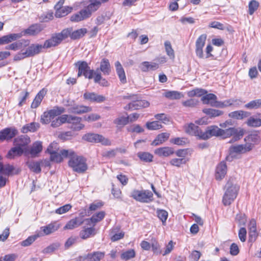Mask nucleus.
<instances>
[{
    "mask_svg": "<svg viewBox=\"0 0 261 261\" xmlns=\"http://www.w3.org/2000/svg\"><path fill=\"white\" fill-rule=\"evenodd\" d=\"M27 164L28 167L32 171L36 173H39L41 172V169L40 162L31 161L27 162Z\"/></svg>",
    "mask_w": 261,
    "mask_h": 261,
    "instance_id": "nucleus-45",
    "label": "nucleus"
},
{
    "mask_svg": "<svg viewBox=\"0 0 261 261\" xmlns=\"http://www.w3.org/2000/svg\"><path fill=\"white\" fill-rule=\"evenodd\" d=\"M59 228V225L56 223H51L46 226L41 227L40 228V231L37 234L39 235V237L49 235L57 231Z\"/></svg>",
    "mask_w": 261,
    "mask_h": 261,
    "instance_id": "nucleus-18",
    "label": "nucleus"
},
{
    "mask_svg": "<svg viewBox=\"0 0 261 261\" xmlns=\"http://www.w3.org/2000/svg\"><path fill=\"white\" fill-rule=\"evenodd\" d=\"M202 111L204 113L211 118L219 116L222 114V112L220 110L210 108L204 109Z\"/></svg>",
    "mask_w": 261,
    "mask_h": 261,
    "instance_id": "nucleus-50",
    "label": "nucleus"
},
{
    "mask_svg": "<svg viewBox=\"0 0 261 261\" xmlns=\"http://www.w3.org/2000/svg\"><path fill=\"white\" fill-rule=\"evenodd\" d=\"M24 151L22 150V149L19 148L16 146L12 148L8 152L7 154V158L8 159H13L16 156L21 155Z\"/></svg>",
    "mask_w": 261,
    "mask_h": 261,
    "instance_id": "nucleus-38",
    "label": "nucleus"
},
{
    "mask_svg": "<svg viewBox=\"0 0 261 261\" xmlns=\"http://www.w3.org/2000/svg\"><path fill=\"white\" fill-rule=\"evenodd\" d=\"M73 153V151L72 150L63 149L59 153L55 151L50 154V160L60 163L62 161L64 158L68 157L69 154H72Z\"/></svg>",
    "mask_w": 261,
    "mask_h": 261,
    "instance_id": "nucleus-13",
    "label": "nucleus"
},
{
    "mask_svg": "<svg viewBox=\"0 0 261 261\" xmlns=\"http://www.w3.org/2000/svg\"><path fill=\"white\" fill-rule=\"evenodd\" d=\"M22 36L23 34L22 33L10 34L4 36L0 38V44L3 45L8 44L20 38Z\"/></svg>",
    "mask_w": 261,
    "mask_h": 261,
    "instance_id": "nucleus-21",
    "label": "nucleus"
},
{
    "mask_svg": "<svg viewBox=\"0 0 261 261\" xmlns=\"http://www.w3.org/2000/svg\"><path fill=\"white\" fill-rule=\"evenodd\" d=\"M137 156L141 161L145 162H151L153 159V155L147 152H139L137 153Z\"/></svg>",
    "mask_w": 261,
    "mask_h": 261,
    "instance_id": "nucleus-47",
    "label": "nucleus"
},
{
    "mask_svg": "<svg viewBox=\"0 0 261 261\" xmlns=\"http://www.w3.org/2000/svg\"><path fill=\"white\" fill-rule=\"evenodd\" d=\"M246 123L249 127H258L261 126V119L250 117L248 119Z\"/></svg>",
    "mask_w": 261,
    "mask_h": 261,
    "instance_id": "nucleus-44",
    "label": "nucleus"
},
{
    "mask_svg": "<svg viewBox=\"0 0 261 261\" xmlns=\"http://www.w3.org/2000/svg\"><path fill=\"white\" fill-rule=\"evenodd\" d=\"M65 112V109L62 107L56 106L52 109L45 111L41 116L40 122L42 124H47L50 122L54 117Z\"/></svg>",
    "mask_w": 261,
    "mask_h": 261,
    "instance_id": "nucleus-5",
    "label": "nucleus"
},
{
    "mask_svg": "<svg viewBox=\"0 0 261 261\" xmlns=\"http://www.w3.org/2000/svg\"><path fill=\"white\" fill-rule=\"evenodd\" d=\"M91 111L92 108L90 107L79 105H73L68 109L69 113L79 115L90 112Z\"/></svg>",
    "mask_w": 261,
    "mask_h": 261,
    "instance_id": "nucleus-17",
    "label": "nucleus"
},
{
    "mask_svg": "<svg viewBox=\"0 0 261 261\" xmlns=\"http://www.w3.org/2000/svg\"><path fill=\"white\" fill-rule=\"evenodd\" d=\"M217 96L212 93L205 94L201 98V101L205 105H210L212 107H218L219 103L216 100Z\"/></svg>",
    "mask_w": 261,
    "mask_h": 261,
    "instance_id": "nucleus-24",
    "label": "nucleus"
},
{
    "mask_svg": "<svg viewBox=\"0 0 261 261\" xmlns=\"http://www.w3.org/2000/svg\"><path fill=\"white\" fill-rule=\"evenodd\" d=\"M206 39L205 34L200 35L196 41V54L200 58L203 57V47L205 45Z\"/></svg>",
    "mask_w": 261,
    "mask_h": 261,
    "instance_id": "nucleus-16",
    "label": "nucleus"
},
{
    "mask_svg": "<svg viewBox=\"0 0 261 261\" xmlns=\"http://www.w3.org/2000/svg\"><path fill=\"white\" fill-rule=\"evenodd\" d=\"M69 166L77 173H84L87 168L86 159L82 156H79L73 151V154H69Z\"/></svg>",
    "mask_w": 261,
    "mask_h": 261,
    "instance_id": "nucleus-3",
    "label": "nucleus"
},
{
    "mask_svg": "<svg viewBox=\"0 0 261 261\" xmlns=\"http://www.w3.org/2000/svg\"><path fill=\"white\" fill-rule=\"evenodd\" d=\"M18 133L17 130L14 127L6 128L0 132V142L9 140Z\"/></svg>",
    "mask_w": 261,
    "mask_h": 261,
    "instance_id": "nucleus-12",
    "label": "nucleus"
},
{
    "mask_svg": "<svg viewBox=\"0 0 261 261\" xmlns=\"http://www.w3.org/2000/svg\"><path fill=\"white\" fill-rule=\"evenodd\" d=\"M84 222L82 216L77 217L69 220L64 227V229H73L81 225Z\"/></svg>",
    "mask_w": 261,
    "mask_h": 261,
    "instance_id": "nucleus-23",
    "label": "nucleus"
},
{
    "mask_svg": "<svg viewBox=\"0 0 261 261\" xmlns=\"http://www.w3.org/2000/svg\"><path fill=\"white\" fill-rule=\"evenodd\" d=\"M164 45L167 54L170 57V58L173 59L175 57L174 53L170 42L169 41H166L164 43Z\"/></svg>",
    "mask_w": 261,
    "mask_h": 261,
    "instance_id": "nucleus-59",
    "label": "nucleus"
},
{
    "mask_svg": "<svg viewBox=\"0 0 261 261\" xmlns=\"http://www.w3.org/2000/svg\"><path fill=\"white\" fill-rule=\"evenodd\" d=\"M198 100L196 99L191 98L182 102V104L186 107H194L198 103Z\"/></svg>",
    "mask_w": 261,
    "mask_h": 261,
    "instance_id": "nucleus-62",
    "label": "nucleus"
},
{
    "mask_svg": "<svg viewBox=\"0 0 261 261\" xmlns=\"http://www.w3.org/2000/svg\"><path fill=\"white\" fill-rule=\"evenodd\" d=\"M136 255L135 251L134 249H129L123 252L121 254V258L124 260H129L134 258Z\"/></svg>",
    "mask_w": 261,
    "mask_h": 261,
    "instance_id": "nucleus-53",
    "label": "nucleus"
},
{
    "mask_svg": "<svg viewBox=\"0 0 261 261\" xmlns=\"http://www.w3.org/2000/svg\"><path fill=\"white\" fill-rule=\"evenodd\" d=\"M82 118L71 115L69 123L71 124V128L73 130H80L84 127V125L81 123Z\"/></svg>",
    "mask_w": 261,
    "mask_h": 261,
    "instance_id": "nucleus-22",
    "label": "nucleus"
},
{
    "mask_svg": "<svg viewBox=\"0 0 261 261\" xmlns=\"http://www.w3.org/2000/svg\"><path fill=\"white\" fill-rule=\"evenodd\" d=\"M75 65L78 68V77L83 75L85 78H88V79H93L95 71L90 69L86 62L80 61L75 63Z\"/></svg>",
    "mask_w": 261,
    "mask_h": 261,
    "instance_id": "nucleus-8",
    "label": "nucleus"
},
{
    "mask_svg": "<svg viewBox=\"0 0 261 261\" xmlns=\"http://www.w3.org/2000/svg\"><path fill=\"white\" fill-rule=\"evenodd\" d=\"M250 115V113L248 112L243 111H236L229 114V117L241 120L244 118L249 117Z\"/></svg>",
    "mask_w": 261,
    "mask_h": 261,
    "instance_id": "nucleus-40",
    "label": "nucleus"
},
{
    "mask_svg": "<svg viewBox=\"0 0 261 261\" xmlns=\"http://www.w3.org/2000/svg\"><path fill=\"white\" fill-rule=\"evenodd\" d=\"M165 96L170 99H179L181 98V93L177 91H167L165 93Z\"/></svg>",
    "mask_w": 261,
    "mask_h": 261,
    "instance_id": "nucleus-55",
    "label": "nucleus"
},
{
    "mask_svg": "<svg viewBox=\"0 0 261 261\" xmlns=\"http://www.w3.org/2000/svg\"><path fill=\"white\" fill-rule=\"evenodd\" d=\"M14 167L10 165L4 166L0 163V173L5 175H10L13 172Z\"/></svg>",
    "mask_w": 261,
    "mask_h": 261,
    "instance_id": "nucleus-52",
    "label": "nucleus"
},
{
    "mask_svg": "<svg viewBox=\"0 0 261 261\" xmlns=\"http://www.w3.org/2000/svg\"><path fill=\"white\" fill-rule=\"evenodd\" d=\"M151 246L154 253L156 254H159L161 253L162 251L160 249V246L156 240L155 239L152 240Z\"/></svg>",
    "mask_w": 261,
    "mask_h": 261,
    "instance_id": "nucleus-63",
    "label": "nucleus"
},
{
    "mask_svg": "<svg viewBox=\"0 0 261 261\" xmlns=\"http://www.w3.org/2000/svg\"><path fill=\"white\" fill-rule=\"evenodd\" d=\"M115 65L116 67L117 74L119 76L120 82L122 84L126 83L127 81L125 76V73L120 62L119 61L116 62L115 63Z\"/></svg>",
    "mask_w": 261,
    "mask_h": 261,
    "instance_id": "nucleus-33",
    "label": "nucleus"
},
{
    "mask_svg": "<svg viewBox=\"0 0 261 261\" xmlns=\"http://www.w3.org/2000/svg\"><path fill=\"white\" fill-rule=\"evenodd\" d=\"M245 141H249L252 142L254 144H258L260 141V136L257 134H251L246 136L244 139Z\"/></svg>",
    "mask_w": 261,
    "mask_h": 261,
    "instance_id": "nucleus-46",
    "label": "nucleus"
},
{
    "mask_svg": "<svg viewBox=\"0 0 261 261\" xmlns=\"http://www.w3.org/2000/svg\"><path fill=\"white\" fill-rule=\"evenodd\" d=\"M42 150V142L41 141H36L34 143L30 150V154L33 156H36Z\"/></svg>",
    "mask_w": 261,
    "mask_h": 261,
    "instance_id": "nucleus-42",
    "label": "nucleus"
},
{
    "mask_svg": "<svg viewBox=\"0 0 261 261\" xmlns=\"http://www.w3.org/2000/svg\"><path fill=\"white\" fill-rule=\"evenodd\" d=\"M253 145L252 143H246L245 144L236 145L229 148V157L232 159H239L241 158V154L251 151Z\"/></svg>",
    "mask_w": 261,
    "mask_h": 261,
    "instance_id": "nucleus-4",
    "label": "nucleus"
},
{
    "mask_svg": "<svg viewBox=\"0 0 261 261\" xmlns=\"http://www.w3.org/2000/svg\"><path fill=\"white\" fill-rule=\"evenodd\" d=\"M207 93V91L201 88H195L191 91H189L187 93V95L189 97H192L194 96L200 97L203 96L204 94Z\"/></svg>",
    "mask_w": 261,
    "mask_h": 261,
    "instance_id": "nucleus-43",
    "label": "nucleus"
},
{
    "mask_svg": "<svg viewBox=\"0 0 261 261\" xmlns=\"http://www.w3.org/2000/svg\"><path fill=\"white\" fill-rule=\"evenodd\" d=\"M245 107L248 109H257L261 108V99L252 100L245 105Z\"/></svg>",
    "mask_w": 261,
    "mask_h": 261,
    "instance_id": "nucleus-49",
    "label": "nucleus"
},
{
    "mask_svg": "<svg viewBox=\"0 0 261 261\" xmlns=\"http://www.w3.org/2000/svg\"><path fill=\"white\" fill-rule=\"evenodd\" d=\"M114 123L116 124L117 126L123 127L129 122L128 117L120 116L115 119Z\"/></svg>",
    "mask_w": 261,
    "mask_h": 261,
    "instance_id": "nucleus-48",
    "label": "nucleus"
},
{
    "mask_svg": "<svg viewBox=\"0 0 261 261\" xmlns=\"http://www.w3.org/2000/svg\"><path fill=\"white\" fill-rule=\"evenodd\" d=\"M93 78L95 83H97L101 86L108 87L109 85V82L107 80L102 77L101 73L99 72V69H96V70H95Z\"/></svg>",
    "mask_w": 261,
    "mask_h": 261,
    "instance_id": "nucleus-32",
    "label": "nucleus"
},
{
    "mask_svg": "<svg viewBox=\"0 0 261 261\" xmlns=\"http://www.w3.org/2000/svg\"><path fill=\"white\" fill-rule=\"evenodd\" d=\"M186 163V161L184 158H174L170 161V164L173 166L177 167H179L181 165L185 164Z\"/></svg>",
    "mask_w": 261,
    "mask_h": 261,
    "instance_id": "nucleus-61",
    "label": "nucleus"
},
{
    "mask_svg": "<svg viewBox=\"0 0 261 261\" xmlns=\"http://www.w3.org/2000/svg\"><path fill=\"white\" fill-rule=\"evenodd\" d=\"M245 130L241 127H229V143L240 140L245 134Z\"/></svg>",
    "mask_w": 261,
    "mask_h": 261,
    "instance_id": "nucleus-10",
    "label": "nucleus"
},
{
    "mask_svg": "<svg viewBox=\"0 0 261 261\" xmlns=\"http://www.w3.org/2000/svg\"><path fill=\"white\" fill-rule=\"evenodd\" d=\"M228 135L227 129L223 130L216 125H212L208 126L206 131L203 132L201 136V140H207L213 136L221 137L223 138H226Z\"/></svg>",
    "mask_w": 261,
    "mask_h": 261,
    "instance_id": "nucleus-6",
    "label": "nucleus"
},
{
    "mask_svg": "<svg viewBox=\"0 0 261 261\" xmlns=\"http://www.w3.org/2000/svg\"><path fill=\"white\" fill-rule=\"evenodd\" d=\"M154 153L160 157H168L174 153V149L170 147H162L155 149Z\"/></svg>",
    "mask_w": 261,
    "mask_h": 261,
    "instance_id": "nucleus-25",
    "label": "nucleus"
},
{
    "mask_svg": "<svg viewBox=\"0 0 261 261\" xmlns=\"http://www.w3.org/2000/svg\"><path fill=\"white\" fill-rule=\"evenodd\" d=\"M186 133L191 135L198 137L199 139L201 140V136L203 134V132L201 130L200 127L193 123H190L186 127Z\"/></svg>",
    "mask_w": 261,
    "mask_h": 261,
    "instance_id": "nucleus-19",
    "label": "nucleus"
},
{
    "mask_svg": "<svg viewBox=\"0 0 261 261\" xmlns=\"http://www.w3.org/2000/svg\"><path fill=\"white\" fill-rule=\"evenodd\" d=\"M84 98L85 99L92 102H101L106 100V97L101 95H98L94 92H86L84 94Z\"/></svg>",
    "mask_w": 261,
    "mask_h": 261,
    "instance_id": "nucleus-28",
    "label": "nucleus"
},
{
    "mask_svg": "<svg viewBox=\"0 0 261 261\" xmlns=\"http://www.w3.org/2000/svg\"><path fill=\"white\" fill-rule=\"evenodd\" d=\"M29 44L30 41L29 40L21 39L7 46L5 48L15 51L21 49L23 47H27Z\"/></svg>",
    "mask_w": 261,
    "mask_h": 261,
    "instance_id": "nucleus-26",
    "label": "nucleus"
},
{
    "mask_svg": "<svg viewBox=\"0 0 261 261\" xmlns=\"http://www.w3.org/2000/svg\"><path fill=\"white\" fill-rule=\"evenodd\" d=\"M44 29V27L38 23L31 25L24 31V34L30 36H35L40 33Z\"/></svg>",
    "mask_w": 261,
    "mask_h": 261,
    "instance_id": "nucleus-27",
    "label": "nucleus"
},
{
    "mask_svg": "<svg viewBox=\"0 0 261 261\" xmlns=\"http://www.w3.org/2000/svg\"><path fill=\"white\" fill-rule=\"evenodd\" d=\"M28 48L25 50L28 57H34L42 52L43 49H45L44 43L41 45L38 43L31 44L28 46Z\"/></svg>",
    "mask_w": 261,
    "mask_h": 261,
    "instance_id": "nucleus-11",
    "label": "nucleus"
},
{
    "mask_svg": "<svg viewBox=\"0 0 261 261\" xmlns=\"http://www.w3.org/2000/svg\"><path fill=\"white\" fill-rule=\"evenodd\" d=\"M87 33V30L86 28H82L72 32L69 36L72 39L76 40L83 37Z\"/></svg>",
    "mask_w": 261,
    "mask_h": 261,
    "instance_id": "nucleus-41",
    "label": "nucleus"
},
{
    "mask_svg": "<svg viewBox=\"0 0 261 261\" xmlns=\"http://www.w3.org/2000/svg\"><path fill=\"white\" fill-rule=\"evenodd\" d=\"M45 94L46 91L44 89L41 90L38 92L31 104V108L32 109H36L40 105Z\"/></svg>",
    "mask_w": 261,
    "mask_h": 261,
    "instance_id": "nucleus-35",
    "label": "nucleus"
},
{
    "mask_svg": "<svg viewBox=\"0 0 261 261\" xmlns=\"http://www.w3.org/2000/svg\"><path fill=\"white\" fill-rule=\"evenodd\" d=\"M227 166L225 161L221 162L216 167L215 177L217 180H221L225 176Z\"/></svg>",
    "mask_w": 261,
    "mask_h": 261,
    "instance_id": "nucleus-20",
    "label": "nucleus"
},
{
    "mask_svg": "<svg viewBox=\"0 0 261 261\" xmlns=\"http://www.w3.org/2000/svg\"><path fill=\"white\" fill-rule=\"evenodd\" d=\"M73 8L70 6H65L55 11V16L57 18H61L67 15L72 10Z\"/></svg>",
    "mask_w": 261,
    "mask_h": 261,
    "instance_id": "nucleus-36",
    "label": "nucleus"
},
{
    "mask_svg": "<svg viewBox=\"0 0 261 261\" xmlns=\"http://www.w3.org/2000/svg\"><path fill=\"white\" fill-rule=\"evenodd\" d=\"M109 0H89V4L79 12L73 14L70 17L72 22H79L89 18L93 13L96 11L102 3H107Z\"/></svg>",
    "mask_w": 261,
    "mask_h": 261,
    "instance_id": "nucleus-1",
    "label": "nucleus"
},
{
    "mask_svg": "<svg viewBox=\"0 0 261 261\" xmlns=\"http://www.w3.org/2000/svg\"><path fill=\"white\" fill-rule=\"evenodd\" d=\"M38 237L39 235L35 234L29 237L26 240L21 242V245L23 247H27L31 245Z\"/></svg>",
    "mask_w": 261,
    "mask_h": 261,
    "instance_id": "nucleus-54",
    "label": "nucleus"
},
{
    "mask_svg": "<svg viewBox=\"0 0 261 261\" xmlns=\"http://www.w3.org/2000/svg\"><path fill=\"white\" fill-rule=\"evenodd\" d=\"M30 142V138L27 135H21L15 138L14 145L21 148L22 150L25 151Z\"/></svg>",
    "mask_w": 261,
    "mask_h": 261,
    "instance_id": "nucleus-15",
    "label": "nucleus"
},
{
    "mask_svg": "<svg viewBox=\"0 0 261 261\" xmlns=\"http://www.w3.org/2000/svg\"><path fill=\"white\" fill-rule=\"evenodd\" d=\"M259 3L255 0L251 1L248 5L249 14L252 15L254 12L258 9Z\"/></svg>",
    "mask_w": 261,
    "mask_h": 261,
    "instance_id": "nucleus-58",
    "label": "nucleus"
},
{
    "mask_svg": "<svg viewBox=\"0 0 261 261\" xmlns=\"http://www.w3.org/2000/svg\"><path fill=\"white\" fill-rule=\"evenodd\" d=\"M83 139L89 142L101 143L105 145H111V141L108 139L97 134H86L83 137Z\"/></svg>",
    "mask_w": 261,
    "mask_h": 261,
    "instance_id": "nucleus-9",
    "label": "nucleus"
},
{
    "mask_svg": "<svg viewBox=\"0 0 261 261\" xmlns=\"http://www.w3.org/2000/svg\"><path fill=\"white\" fill-rule=\"evenodd\" d=\"M158 218L162 221L163 225H165L168 214L164 210H158L156 211Z\"/></svg>",
    "mask_w": 261,
    "mask_h": 261,
    "instance_id": "nucleus-57",
    "label": "nucleus"
},
{
    "mask_svg": "<svg viewBox=\"0 0 261 261\" xmlns=\"http://www.w3.org/2000/svg\"><path fill=\"white\" fill-rule=\"evenodd\" d=\"M146 127L149 130H156L159 129L162 127V125L158 121L152 122H148L146 124Z\"/></svg>",
    "mask_w": 261,
    "mask_h": 261,
    "instance_id": "nucleus-56",
    "label": "nucleus"
},
{
    "mask_svg": "<svg viewBox=\"0 0 261 261\" xmlns=\"http://www.w3.org/2000/svg\"><path fill=\"white\" fill-rule=\"evenodd\" d=\"M99 72L100 71L103 75H109L111 71V65L108 59H103L100 64V67L98 68Z\"/></svg>",
    "mask_w": 261,
    "mask_h": 261,
    "instance_id": "nucleus-30",
    "label": "nucleus"
},
{
    "mask_svg": "<svg viewBox=\"0 0 261 261\" xmlns=\"http://www.w3.org/2000/svg\"><path fill=\"white\" fill-rule=\"evenodd\" d=\"M149 102L145 100H137L129 103L124 107L126 110H137L149 107Z\"/></svg>",
    "mask_w": 261,
    "mask_h": 261,
    "instance_id": "nucleus-14",
    "label": "nucleus"
},
{
    "mask_svg": "<svg viewBox=\"0 0 261 261\" xmlns=\"http://www.w3.org/2000/svg\"><path fill=\"white\" fill-rule=\"evenodd\" d=\"M72 207L70 204H65L62 206L60 207L56 210V213L58 214H63L68 212Z\"/></svg>",
    "mask_w": 261,
    "mask_h": 261,
    "instance_id": "nucleus-64",
    "label": "nucleus"
},
{
    "mask_svg": "<svg viewBox=\"0 0 261 261\" xmlns=\"http://www.w3.org/2000/svg\"><path fill=\"white\" fill-rule=\"evenodd\" d=\"M71 28L63 30L60 33L53 34L50 38L44 41V47L48 49L59 45L63 40L67 38L70 35Z\"/></svg>",
    "mask_w": 261,
    "mask_h": 261,
    "instance_id": "nucleus-2",
    "label": "nucleus"
},
{
    "mask_svg": "<svg viewBox=\"0 0 261 261\" xmlns=\"http://www.w3.org/2000/svg\"><path fill=\"white\" fill-rule=\"evenodd\" d=\"M104 256V253L101 252H94L93 253H88L84 256H80L79 261H84L88 258L90 261H100Z\"/></svg>",
    "mask_w": 261,
    "mask_h": 261,
    "instance_id": "nucleus-29",
    "label": "nucleus"
},
{
    "mask_svg": "<svg viewBox=\"0 0 261 261\" xmlns=\"http://www.w3.org/2000/svg\"><path fill=\"white\" fill-rule=\"evenodd\" d=\"M130 196L141 202L148 203L153 200V194L149 190H134L131 193Z\"/></svg>",
    "mask_w": 261,
    "mask_h": 261,
    "instance_id": "nucleus-7",
    "label": "nucleus"
},
{
    "mask_svg": "<svg viewBox=\"0 0 261 261\" xmlns=\"http://www.w3.org/2000/svg\"><path fill=\"white\" fill-rule=\"evenodd\" d=\"M170 136V134L167 133H162L159 134L155 139L151 143V145L158 146L163 144L166 141H167Z\"/></svg>",
    "mask_w": 261,
    "mask_h": 261,
    "instance_id": "nucleus-34",
    "label": "nucleus"
},
{
    "mask_svg": "<svg viewBox=\"0 0 261 261\" xmlns=\"http://www.w3.org/2000/svg\"><path fill=\"white\" fill-rule=\"evenodd\" d=\"M239 189V186L236 184L229 185V204L231 201H233L237 198Z\"/></svg>",
    "mask_w": 261,
    "mask_h": 261,
    "instance_id": "nucleus-37",
    "label": "nucleus"
},
{
    "mask_svg": "<svg viewBox=\"0 0 261 261\" xmlns=\"http://www.w3.org/2000/svg\"><path fill=\"white\" fill-rule=\"evenodd\" d=\"M105 213L104 212H99L92 216L90 218V221L94 223H97L101 221L105 217Z\"/></svg>",
    "mask_w": 261,
    "mask_h": 261,
    "instance_id": "nucleus-60",
    "label": "nucleus"
},
{
    "mask_svg": "<svg viewBox=\"0 0 261 261\" xmlns=\"http://www.w3.org/2000/svg\"><path fill=\"white\" fill-rule=\"evenodd\" d=\"M94 228L92 227L87 228L81 231L80 233V237L83 239H86L90 237L91 235L94 234Z\"/></svg>",
    "mask_w": 261,
    "mask_h": 261,
    "instance_id": "nucleus-51",
    "label": "nucleus"
},
{
    "mask_svg": "<svg viewBox=\"0 0 261 261\" xmlns=\"http://www.w3.org/2000/svg\"><path fill=\"white\" fill-rule=\"evenodd\" d=\"M139 68L143 72L155 70L159 68V64L154 62L144 61L141 63Z\"/></svg>",
    "mask_w": 261,
    "mask_h": 261,
    "instance_id": "nucleus-31",
    "label": "nucleus"
},
{
    "mask_svg": "<svg viewBox=\"0 0 261 261\" xmlns=\"http://www.w3.org/2000/svg\"><path fill=\"white\" fill-rule=\"evenodd\" d=\"M40 127V125L38 123L31 122L24 125L22 128V132L23 133H27L29 132H35Z\"/></svg>",
    "mask_w": 261,
    "mask_h": 261,
    "instance_id": "nucleus-39",
    "label": "nucleus"
}]
</instances>
